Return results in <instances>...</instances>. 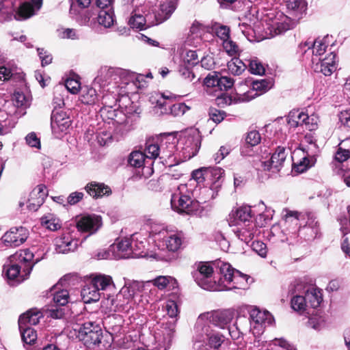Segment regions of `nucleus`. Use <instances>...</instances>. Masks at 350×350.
Here are the masks:
<instances>
[{
  "label": "nucleus",
  "instance_id": "obj_5",
  "mask_svg": "<svg viewBox=\"0 0 350 350\" xmlns=\"http://www.w3.org/2000/svg\"><path fill=\"white\" fill-rule=\"evenodd\" d=\"M219 267V288L222 291L245 288L250 277L234 269L229 263L221 262Z\"/></svg>",
  "mask_w": 350,
  "mask_h": 350
},
{
  "label": "nucleus",
  "instance_id": "obj_54",
  "mask_svg": "<svg viewBox=\"0 0 350 350\" xmlns=\"http://www.w3.org/2000/svg\"><path fill=\"white\" fill-rule=\"evenodd\" d=\"M128 24L133 29H144L146 26V19L144 16L139 14L132 13Z\"/></svg>",
  "mask_w": 350,
  "mask_h": 350
},
{
  "label": "nucleus",
  "instance_id": "obj_24",
  "mask_svg": "<svg viewBox=\"0 0 350 350\" xmlns=\"http://www.w3.org/2000/svg\"><path fill=\"white\" fill-rule=\"evenodd\" d=\"M49 252V247L47 245H40L21 251V253L23 256V259L34 265L42 259H44Z\"/></svg>",
  "mask_w": 350,
  "mask_h": 350
},
{
  "label": "nucleus",
  "instance_id": "obj_45",
  "mask_svg": "<svg viewBox=\"0 0 350 350\" xmlns=\"http://www.w3.org/2000/svg\"><path fill=\"white\" fill-rule=\"evenodd\" d=\"M228 70L234 75H240L247 68V62L237 57L232 58L227 64Z\"/></svg>",
  "mask_w": 350,
  "mask_h": 350
},
{
  "label": "nucleus",
  "instance_id": "obj_46",
  "mask_svg": "<svg viewBox=\"0 0 350 350\" xmlns=\"http://www.w3.org/2000/svg\"><path fill=\"white\" fill-rule=\"evenodd\" d=\"M47 196V190L46 187L44 185H38L36 188L33 189V191L30 193V197L31 200L36 199V203H31V204L36 205L37 206H40L42 205L44 199Z\"/></svg>",
  "mask_w": 350,
  "mask_h": 350
},
{
  "label": "nucleus",
  "instance_id": "obj_36",
  "mask_svg": "<svg viewBox=\"0 0 350 350\" xmlns=\"http://www.w3.org/2000/svg\"><path fill=\"white\" fill-rule=\"evenodd\" d=\"M51 295L54 304L59 306H66L69 303L70 295L66 289L57 290V286H55L51 289Z\"/></svg>",
  "mask_w": 350,
  "mask_h": 350
},
{
  "label": "nucleus",
  "instance_id": "obj_55",
  "mask_svg": "<svg viewBox=\"0 0 350 350\" xmlns=\"http://www.w3.org/2000/svg\"><path fill=\"white\" fill-rule=\"evenodd\" d=\"M146 151L150 154L148 158L150 159V165H152L153 162L152 161V159H157L159 157V142L158 139L156 142L153 141H148L146 144Z\"/></svg>",
  "mask_w": 350,
  "mask_h": 350
},
{
  "label": "nucleus",
  "instance_id": "obj_23",
  "mask_svg": "<svg viewBox=\"0 0 350 350\" xmlns=\"http://www.w3.org/2000/svg\"><path fill=\"white\" fill-rule=\"evenodd\" d=\"M336 55L331 52L323 59L319 58L313 64V68L315 72H322L325 76H330L337 69L336 61Z\"/></svg>",
  "mask_w": 350,
  "mask_h": 350
},
{
  "label": "nucleus",
  "instance_id": "obj_32",
  "mask_svg": "<svg viewBox=\"0 0 350 350\" xmlns=\"http://www.w3.org/2000/svg\"><path fill=\"white\" fill-rule=\"evenodd\" d=\"M41 317L42 314L38 310L31 309L19 317L18 327L37 325Z\"/></svg>",
  "mask_w": 350,
  "mask_h": 350
},
{
  "label": "nucleus",
  "instance_id": "obj_35",
  "mask_svg": "<svg viewBox=\"0 0 350 350\" xmlns=\"http://www.w3.org/2000/svg\"><path fill=\"white\" fill-rule=\"evenodd\" d=\"M307 119H308L307 113L299 110H294L289 113L287 118V123L290 129L301 128L303 122H305Z\"/></svg>",
  "mask_w": 350,
  "mask_h": 350
},
{
  "label": "nucleus",
  "instance_id": "obj_62",
  "mask_svg": "<svg viewBox=\"0 0 350 350\" xmlns=\"http://www.w3.org/2000/svg\"><path fill=\"white\" fill-rule=\"evenodd\" d=\"M350 157L349 149L345 148L339 145V147L335 154V160L339 163H342L347 161Z\"/></svg>",
  "mask_w": 350,
  "mask_h": 350
},
{
  "label": "nucleus",
  "instance_id": "obj_26",
  "mask_svg": "<svg viewBox=\"0 0 350 350\" xmlns=\"http://www.w3.org/2000/svg\"><path fill=\"white\" fill-rule=\"evenodd\" d=\"M252 90L247 92L243 98V101H250L256 96L269 90L272 86V82L269 79H261L253 81Z\"/></svg>",
  "mask_w": 350,
  "mask_h": 350
},
{
  "label": "nucleus",
  "instance_id": "obj_43",
  "mask_svg": "<svg viewBox=\"0 0 350 350\" xmlns=\"http://www.w3.org/2000/svg\"><path fill=\"white\" fill-rule=\"evenodd\" d=\"M306 156L304 157L297 163H293L294 171L298 173H303L309 167L314 165L316 159L314 155H310L306 152Z\"/></svg>",
  "mask_w": 350,
  "mask_h": 350
},
{
  "label": "nucleus",
  "instance_id": "obj_10",
  "mask_svg": "<svg viewBox=\"0 0 350 350\" xmlns=\"http://www.w3.org/2000/svg\"><path fill=\"white\" fill-rule=\"evenodd\" d=\"M285 223H293L296 226L299 225L300 229L303 227L310 228L312 232V237H316L318 233V221L316 217L312 213H299L297 211H288L286 215Z\"/></svg>",
  "mask_w": 350,
  "mask_h": 350
},
{
  "label": "nucleus",
  "instance_id": "obj_22",
  "mask_svg": "<svg viewBox=\"0 0 350 350\" xmlns=\"http://www.w3.org/2000/svg\"><path fill=\"white\" fill-rule=\"evenodd\" d=\"M234 80L231 77L221 76L219 72L209 73L204 79V83L207 87L217 88L221 91H227L234 85Z\"/></svg>",
  "mask_w": 350,
  "mask_h": 350
},
{
  "label": "nucleus",
  "instance_id": "obj_48",
  "mask_svg": "<svg viewBox=\"0 0 350 350\" xmlns=\"http://www.w3.org/2000/svg\"><path fill=\"white\" fill-rule=\"evenodd\" d=\"M132 246L131 237L124 238L116 244L117 251L122 258H131V247Z\"/></svg>",
  "mask_w": 350,
  "mask_h": 350
},
{
  "label": "nucleus",
  "instance_id": "obj_12",
  "mask_svg": "<svg viewBox=\"0 0 350 350\" xmlns=\"http://www.w3.org/2000/svg\"><path fill=\"white\" fill-rule=\"evenodd\" d=\"M234 317V312L225 310L221 311H212L201 314L196 323H204L209 325H213L221 328L228 325Z\"/></svg>",
  "mask_w": 350,
  "mask_h": 350
},
{
  "label": "nucleus",
  "instance_id": "obj_37",
  "mask_svg": "<svg viewBox=\"0 0 350 350\" xmlns=\"http://www.w3.org/2000/svg\"><path fill=\"white\" fill-rule=\"evenodd\" d=\"M176 8L174 0L163 2L160 5L159 11L157 14L158 20L163 22L168 19Z\"/></svg>",
  "mask_w": 350,
  "mask_h": 350
},
{
  "label": "nucleus",
  "instance_id": "obj_34",
  "mask_svg": "<svg viewBox=\"0 0 350 350\" xmlns=\"http://www.w3.org/2000/svg\"><path fill=\"white\" fill-rule=\"evenodd\" d=\"M102 294L105 295L92 284L85 286L81 291L83 301L87 304L98 301Z\"/></svg>",
  "mask_w": 350,
  "mask_h": 350
},
{
  "label": "nucleus",
  "instance_id": "obj_21",
  "mask_svg": "<svg viewBox=\"0 0 350 350\" xmlns=\"http://www.w3.org/2000/svg\"><path fill=\"white\" fill-rule=\"evenodd\" d=\"M327 39H328V36L324 37L322 40L318 38L314 41H306L299 44V49L304 54L306 53L308 51H311L313 55L312 62L314 64L319 59L317 57L325 53L327 46L325 43Z\"/></svg>",
  "mask_w": 350,
  "mask_h": 350
},
{
  "label": "nucleus",
  "instance_id": "obj_41",
  "mask_svg": "<svg viewBox=\"0 0 350 350\" xmlns=\"http://www.w3.org/2000/svg\"><path fill=\"white\" fill-rule=\"evenodd\" d=\"M132 246L131 247V258H140L146 256V244L143 241H138L136 234L131 236Z\"/></svg>",
  "mask_w": 350,
  "mask_h": 350
},
{
  "label": "nucleus",
  "instance_id": "obj_64",
  "mask_svg": "<svg viewBox=\"0 0 350 350\" xmlns=\"http://www.w3.org/2000/svg\"><path fill=\"white\" fill-rule=\"evenodd\" d=\"M15 74H16V71L14 68L8 66H0V80L8 81Z\"/></svg>",
  "mask_w": 350,
  "mask_h": 350
},
{
  "label": "nucleus",
  "instance_id": "obj_6",
  "mask_svg": "<svg viewBox=\"0 0 350 350\" xmlns=\"http://www.w3.org/2000/svg\"><path fill=\"white\" fill-rule=\"evenodd\" d=\"M23 258L21 252H16L8 258L3 267V273L8 280L23 282L30 275L33 265Z\"/></svg>",
  "mask_w": 350,
  "mask_h": 350
},
{
  "label": "nucleus",
  "instance_id": "obj_13",
  "mask_svg": "<svg viewBox=\"0 0 350 350\" xmlns=\"http://www.w3.org/2000/svg\"><path fill=\"white\" fill-rule=\"evenodd\" d=\"M69 14L80 25H91L92 14L86 8L91 3V0H70Z\"/></svg>",
  "mask_w": 350,
  "mask_h": 350
},
{
  "label": "nucleus",
  "instance_id": "obj_17",
  "mask_svg": "<svg viewBox=\"0 0 350 350\" xmlns=\"http://www.w3.org/2000/svg\"><path fill=\"white\" fill-rule=\"evenodd\" d=\"M75 221L78 231L88 233V236L96 233L102 226L101 217L94 214L78 216Z\"/></svg>",
  "mask_w": 350,
  "mask_h": 350
},
{
  "label": "nucleus",
  "instance_id": "obj_25",
  "mask_svg": "<svg viewBox=\"0 0 350 350\" xmlns=\"http://www.w3.org/2000/svg\"><path fill=\"white\" fill-rule=\"evenodd\" d=\"M42 5V0H30V2H23L18 7L14 17L16 20L29 18L40 9Z\"/></svg>",
  "mask_w": 350,
  "mask_h": 350
},
{
  "label": "nucleus",
  "instance_id": "obj_47",
  "mask_svg": "<svg viewBox=\"0 0 350 350\" xmlns=\"http://www.w3.org/2000/svg\"><path fill=\"white\" fill-rule=\"evenodd\" d=\"M22 338V340L27 345L33 344L37 339V334L34 329L30 326L23 325L18 327Z\"/></svg>",
  "mask_w": 350,
  "mask_h": 350
},
{
  "label": "nucleus",
  "instance_id": "obj_27",
  "mask_svg": "<svg viewBox=\"0 0 350 350\" xmlns=\"http://www.w3.org/2000/svg\"><path fill=\"white\" fill-rule=\"evenodd\" d=\"M233 221H230V225L236 226L245 225L247 223H254L252 218L254 215L250 206H243L239 207L233 215Z\"/></svg>",
  "mask_w": 350,
  "mask_h": 350
},
{
  "label": "nucleus",
  "instance_id": "obj_49",
  "mask_svg": "<svg viewBox=\"0 0 350 350\" xmlns=\"http://www.w3.org/2000/svg\"><path fill=\"white\" fill-rule=\"evenodd\" d=\"M92 284L94 285L100 291H105L112 286V278L109 275H99L94 278Z\"/></svg>",
  "mask_w": 350,
  "mask_h": 350
},
{
  "label": "nucleus",
  "instance_id": "obj_39",
  "mask_svg": "<svg viewBox=\"0 0 350 350\" xmlns=\"http://www.w3.org/2000/svg\"><path fill=\"white\" fill-rule=\"evenodd\" d=\"M304 297L306 301L307 307L310 306L312 308L319 307L323 300L321 292L314 288L308 290L306 292Z\"/></svg>",
  "mask_w": 350,
  "mask_h": 350
},
{
  "label": "nucleus",
  "instance_id": "obj_57",
  "mask_svg": "<svg viewBox=\"0 0 350 350\" xmlns=\"http://www.w3.org/2000/svg\"><path fill=\"white\" fill-rule=\"evenodd\" d=\"M193 66H189L187 64H180L179 66L178 72L181 77L187 80L189 82L193 81V80L196 78V75L192 70Z\"/></svg>",
  "mask_w": 350,
  "mask_h": 350
},
{
  "label": "nucleus",
  "instance_id": "obj_53",
  "mask_svg": "<svg viewBox=\"0 0 350 350\" xmlns=\"http://www.w3.org/2000/svg\"><path fill=\"white\" fill-rule=\"evenodd\" d=\"M247 328V325H245V323L241 324L239 319H238L232 326L228 327V332L231 338L236 340L239 339L243 334Z\"/></svg>",
  "mask_w": 350,
  "mask_h": 350
},
{
  "label": "nucleus",
  "instance_id": "obj_30",
  "mask_svg": "<svg viewBox=\"0 0 350 350\" xmlns=\"http://www.w3.org/2000/svg\"><path fill=\"white\" fill-rule=\"evenodd\" d=\"M85 189L87 193L94 198L109 196L111 193V190L109 187L105 185L104 183L97 182L88 183L85 186Z\"/></svg>",
  "mask_w": 350,
  "mask_h": 350
},
{
  "label": "nucleus",
  "instance_id": "obj_16",
  "mask_svg": "<svg viewBox=\"0 0 350 350\" xmlns=\"http://www.w3.org/2000/svg\"><path fill=\"white\" fill-rule=\"evenodd\" d=\"M164 243L168 252L162 255L160 254H155L157 258L163 261L170 262L176 258V254L174 253L182 247L184 243V237L181 233H174L169 234L164 238Z\"/></svg>",
  "mask_w": 350,
  "mask_h": 350
},
{
  "label": "nucleus",
  "instance_id": "obj_4",
  "mask_svg": "<svg viewBox=\"0 0 350 350\" xmlns=\"http://www.w3.org/2000/svg\"><path fill=\"white\" fill-rule=\"evenodd\" d=\"M226 341L225 336L204 323H196L193 336L194 350H217Z\"/></svg>",
  "mask_w": 350,
  "mask_h": 350
},
{
  "label": "nucleus",
  "instance_id": "obj_2",
  "mask_svg": "<svg viewBox=\"0 0 350 350\" xmlns=\"http://www.w3.org/2000/svg\"><path fill=\"white\" fill-rule=\"evenodd\" d=\"M286 12H273L269 14V34L273 37L292 29L295 23L306 15V0H286Z\"/></svg>",
  "mask_w": 350,
  "mask_h": 350
},
{
  "label": "nucleus",
  "instance_id": "obj_8",
  "mask_svg": "<svg viewBox=\"0 0 350 350\" xmlns=\"http://www.w3.org/2000/svg\"><path fill=\"white\" fill-rule=\"evenodd\" d=\"M240 323H245V325H250V330L253 334L259 335L263 333L265 328L267 325H271L274 322V318L268 311H260L255 308L250 310V318H239Z\"/></svg>",
  "mask_w": 350,
  "mask_h": 350
},
{
  "label": "nucleus",
  "instance_id": "obj_9",
  "mask_svg": "<svg viewBox=\"0 0 350 350\" xmlns=\"http://www.w3.org/2000/svg\"><path fill=\"white\" fill-rule=\"evenodd\" d=\"M77 337L88 348L98 345L103 338V330L100 325L95 322L87 321L75 329Z\"/></svg>",
  "mask_w": 350,
  "mask_h": 350
},
{
  "label": "nucleus",
  "instance_id": "obj_58",
  "mask_svg": "<svg viewBox=\"0 0 350 350\" xmlns=\"http://www.w3.org/2000/svg\"><path fill=\"white\" fill-rule=\"evenodd\" d=\"M59 35L64 39L79 40L81 37L79 31L72 28L62 29Z\"/></svg>",
  "mask_w": 350,
  "mask_h": 350
},
{
  "label": "nucleus",
  "instance_id": "obj_15",
  "mask_svg": "<svg viewBox=\"0 0 350 350\" xmlns=\"http://www.w3.org/2000/svg\"><path fill=\"white\" fill-rule=\"evenodd\" d=\"M200 202L191 199L190 195L183 194L180 192L178 194H174L171 199L172 209L178 213L191 214L198 211Z\"/></svg>",
  "mask_w": 350,
  "mask_h": 350
},
{
  "label": "nucleus",
  "instance_id": "obj_60",
  "mask_svg": "<svg viewBox=\"0 0 350 350\" xmlns=\"http://www.w3.org/2000/svg\"><path fill=\"white\" fill-rule=\"evenodd\" d=\"M223 46L226 53L230 55H235L239 51V46L230 38L223 42Z\"/></svg>",
  "mask_w": 350,
  "mask_h": 350
},
{
  "label": "nucleus",
  "instance_id": "obj_52",
  "mask_svg": "<svg viewBox=\"0 0 350 350\" xmlns=\"http://www.w3.org/2000/svg\"><path fill=\"white\" fill-rule=\"evenodd\" d=\"M247 67L251 73L261 75L265 73V69L262 63L256 58L246 59Z\"/></svg>",
  "mask_w": 350,
  "mask_h": 350
},
{
  "label": "nucleus",
  "instance_id": "obj_61",
  "mask_svg": "<svg viewBox=\"0 0 350 350\" xmlns=\"http://www.w3.org/2000/svg\"><path fill=\"white\" fill-rule=\"evenodd\" d=\"M251 247L252 250L256 252L261 257L266 256L267 252V246L263 242L259 241H252Z\"/></svg>",
  "mask_w": 350,
  "mask_h": 350
},
{
  "label": "nucleus",
  "instance_id": "obj_28",
  "mask_svg": "<svg viewBox=\"0 0 350 350\" xmlns=\"http://www.w3.org/2000/svg\"><path fill=\"white\" fill-rule=\"evenodd\" d=\"M55 250L58 254H67L75 251L78 246V240L72 239L70 235H63L55 239Z\"/></svg>",
  "mask_w": 350,
  "mask_h": 350
},
{
  "label": "nucleus",
  "instance_id": "obj_31",
  "mask_svg": "<svg viewBox=\"0 0 350 350\" xmlns=\"http://www.w3.org/2000/svg\"><path fill=\"white\" fill-rule=\"evenodd\" d=\"M129 164L134 167H144V169L146 167V165H150V159L148 158V155H146L141 151H133L128 159ZM148 170H150L151 172H153L152 169L149 166H147Z\"/></svg>",
  "mask_w": 350,
  "mask_h": 350
},
{
  "label": "nucleus",
  "instance_id": "obj_1",
  "mask_svg": "<svg viewBox=\"0 0 350 350\" xmlns=\"http://www.w3.org/2000/svg\"><path fill=\"white\" fill-rule=\"evenodd\" d=\"M159 142V159L163 164L167 163L176 152L180 159L187 161L197 154L201 142L198 136L189 135L180 138L178 141L171 135L162 136L158 138Z\"/></svg>",
  "mask_w": 350,
  "mask_h": 350
},
{
  "label": "nucleus",
  "instance_id": "obj_20",
  "mask_svg": "<svg viewBox=\"0 0 350 350\" xmlns=\"http://www.w3.org/2000/svg\"><path fill=\"white\" fill-rule=\"evenodd\" d=\"M286 157V153L285 148L278 146L269 160L262 161L260 162L261 167L265 171H271L274 173L278 172L283 167Z\"/></svg>",
  "mask_w": 350,
  "mask_h": 350
},
{
  "label": "nucleus",
  "instance_id": "obj_59",
  "mask_svg": "<svg viewBox=\"0 0 350 350\" xmlns=\"http://www.w3.org/2000/svg\"><path fill=\"white\" fill-rule=\"evenodd\" d=\"M270 234L273 237L274 241L285 242L288 241L286 234L280 229L279 226H273L271 228Z\"/></svg>",
  "mask_w": 350,
  "mask_h": 350
},
{
  "label": "nucleus",
  "instance_id": "obj_11",
  "mask_svg": "<svg viewBox=\"0 0 350 350\" xmlns=\"http://www.w3.org/2000/svg\"><path fill=\"white\" fill-rule=\"evenodd\" d=\"M224 170L222 168L219 167H207L205 178L206 185H209V187H204L202 192L211 196V198H215L224 182Z\"/></svg>",
  "mask_w": 350,
  "mask_h": 350
},
{
  "label": "nucleus",
  "instance_id": "obj_56",
  "mask_svg": "<svg viewBox=\"0 0 350 350\" xmlns=\"http://www.w3.org/2000/svg\"><path fill=\"white\" fill-rule=\"evenodd\" d=\"M291 304L293 310L300 312L304 311L307 307L304 296L301 295L293 296Z\"/></svg>",
  "mask_w": 350,
  "mask_h": 350
},
{
  "label": "nucleus",
  "instance_id": "obj_63",
  "mask_svg": "<svg viewBox=\"0 0 350 350\" xmlns=\"http://www.w3.org/2000/svg\"><path fill=\"white\" fill-rule=\"evenodd\" d=\"M260 135L257 131H252L247 133L245 142L250 146H254L260 142Z\"/></svg>",
  "mask_w": 350,
  "mask_h": 350
},
{
  "label": "nucleus",
  "instance_id": "obj_7",
  "mask_svg": "<svg viewBox=\"0 0 350 350\" xmlns=\"http://www.w3.org/2000/svg\"><path fill=\"white\" fill-rule=\"evenodd\" d=\"M213 268L208 262H199L195 263L193 270L191 271V275L196 284L202 288L212 291H219V277L218 280L215 281L213 277Z\"/></svg>",
  "mask_w": 350,
  "mask_h": 350
},
{
  "label": "nucleus",
  "instance_id": "obj_44",
  "mask_svg": "<svg viewBox=\"0 0 350 350\" xmlns=\"http://www.w3.org/2000/svg\"><path fill=\"white\" fill-rule=\"evenodd\" d=\"M97 96L96 91L94 88L83 87L81 90L79 99L83 104L92 105L96 101Z\"/></svg>",
  "mask_w": 350,
  "mask_h": 350
},
{
  "label": "nucleus",
  "instance_id": "obj_29",
  "mask_svg": "<svg viewBox=\"0 0 350 350\" xmlns=\"http://www.w3.org/2000/svg\"><path fill=\"white\" fill-rule=\"evenodd\" d=\"M233 231L241 241L249 245L253 240L257 228L254 223H247L245 225L237 226Z\"/></svg>",
  "mask_w": 350,
  "mask_h": 350
},
{
  "label": "nucleus",
  "instance_id": "obj_42",
  "mask_svg": "<svg viewBox=\"0 0 350 350\" xmlns=\"http://www.w3.org/2000/svg\"><path fill=\"white\" fill-rule=\"evenodd\" d=\"M41 225L51 231H55L62 226V223L59 218L55 215L49 213L40 218Z\"/></svg>",
  "mask_w": 350,
  "mask_h": 350
},
{
  "label": "nucleus",
  "instance_id": "obj_51",
  "mask_svg": "<svg viewBox=\"0 0 350 350\" xmlns=\"http://www.w3.org/2000/svg\"><path fill=\"white\" fill-rule=\"evenodd\" d=\"M12 100L13 105L17 108L26 109L30 105L29 98L21 92H14Z\"/></svg>",
  "mask_w": 350,
  "mask_h": 350
},
{
  "label": "nucleus",
  "instance_id": "obj_40",
  "mask_svg": "<svg viewBox=\"0 0 350 350\" xmlns=\"http://www.w3.org/2000/svg\"><path fill=\"white\" fill-rule=\"evenodd\" d=\"M115 21V14L113 10H99L97 16V22L100 25L105 28L111 27Z\"/></svg>",
  "mask_w": 350,
  "mask_h": 350
},
{
  "label": "nucleus",
  "instance_id": "obj_14",
  "mask_svg": "<svg viewBox=\"0 0 350 350\" xmlns=\"http://www.w3.org/2000/svg\"><path fill=\"white\" fill-rule=\"evenodd\" d=\"M128 75L129 72L127 70L120 68L102 67L94 80V84L104 88L113 81L117 83L118 79H125Z\"/></svg>",
  "mask_w": 350,
  "mask_h": 350
},
{
  "label": "nucleus",
  "instance_id": "obj_3",
  "mask_svg": "<svg viewBox=\"0 0 350 350\" xmlns=\"http://www.w3.org/2000/svg\"><path fill=\"white\" fill-rule=\"evenodd\" d=\"M167 314L170 320L163 323L154 334L155 347L154 350H167L174 338L176 329V317L178 314L177 304L168 300L165 306Z\"/></svg>",
  "mask_w": 350,
  "mask_h": 350
},
{
  "label": "nucleus",
  "instance_id": "obj_33",
  "mask_svg": "<svg viewBox=\"0 0 350 350\" xmlns=\"http://www.w3.org/2000/svg\"><path fill=\"white\" fill-rule=\"evenodd\" d=\"M157 105L161 109L165 107V113H168L169 110L170 113H171L173 116H183L189 109V107L187 106L184 103L168 105V103L165 101H163V103L161 101H157Z\"/></svg>",
  "mask_w": 350,
  "mask_h": 350
},
{
  "label": "nucleus",
  "instance_id": "obj_19",
  "mask_svg": "<svg viewBox=\"0 0 350 350\" xmlns=\"http://www.w3.org/2000/svg\"><path fill=\"white\" fill-rule=\"evenodd\" d=\"M29 235L28 230L23 226L12 228L6 232L1 239L6 246L18 247L23 243Z\"/></svg>",
  "mask_w": 350,
  "mask_h": 350
},
{
  "label": "nucleus",
  "instance_id": "obj_50",
  "mask_svg": "<svg viewBox=\"0 0 350 350\" xmlns=\"http://www.w3.org/2000/svg\"><path fill=\"white\" fill-rule=\"evenodd\" d=\"M211 29L223 42L230 38V28L226 25L214 23L211 25Z\"/></svg>",
  "mask_w": 350,
  "mask_h": 350
},
{
  "label": "nucleus",
  "instance_id": "obj_38",
  "mask_svg": "<svg viewBox=\"0 0 350 350\" xmlns=\"http://www.w3.org/2000/svg\"><path fill=\"white\" fill-rule=\"evenodd\" d=\"M154 286H157L159 289L163 290L169 288V290L174 289L177 287V281L171 276L160 275L154 278L152 281Z\"/></svg>",
  "mask_w": 350,
  "mask_h": 350
},
{
  "label": "nucleus",
  "instance_id": "obj_18",
  "mask_svg": "<svg viewBox=\"0 0 350 350\" xmlns=\"http://www.w3.org/2000/svg\"><path fill=\"white\" fill-rule=\"evenodd\" d=\"M70 125L71 120L65 113L53 110L51 116V127L55 137L60 138L66 133Z\"/></svg>",
  "mask_w": 350,
  "mask_h": 350
}]
</instances>
